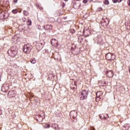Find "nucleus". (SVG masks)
<instances>
[{
	"label": "nucleus",
	"instance_id": "nucleus-32",
	"mask_svg": "<svg viewBox=\"0 0 130 130\" xmlns=\"http://www.w3.org/2000/svg\"><path fill=\"white\" fill-rule=\"evenodd\" d=\"M65 1V2H68V1H69V0H64Z\"/></svg>",
	"mask_w": 130,
	"mask_h": 130
},
{
	"label": "nucleus",
	"instance_id": "nucleus-9",
	"mask_svg": "<svg viewBox=\"0 0 130 130\" xmlns=\"http://www.w3.org/2000/svg\"><path fill=\"white\" fill-rule=\"evenodd\" d=\"M44 28L45 30H51L52 29V26L48 24L46 26H44Z\"/></svg>",
	"mask_w": 130,
	"mask_h": 130
},
{
	"label": "nucleus",
	"instance_id": "nucleus-23",
	"mask_svg": "<svg viewBox=\"0 0 130 130\" xmlns=\"http://www.w3.org/2000/svg\"><path fill=\"white\" fill-rule=\"evenodd\" d=\"M112 2L114 4H116L118 2V0H112Z\"/></svg>",
	"mask_w": 130,
	"mask_h": 130
},
{
	"label": "nucleus",
	"instance_id": "nucleus-20",
	"mask_svg": "<svg viewBox=\"0 0 130 130\" xmlns=\"http://www.w3.org/2000/svg\"><path fill=\"white\" fill-rule=\"evenodd\" d=\"M104 5H109V1L108 0H105L104 2Z\"/></svg>",
	"mask_w": 130,
	"mask_h": 130
},
{
	"label": "nucleus",
	"instance_id": "nucleus-24",
	"mask_svg": "<svg viewBox=\"0 0 130 130\" xmlns=\"http://www.w3.org/2000/svg\"><path fill=\"white\" fill-rule=\"evenodd\" d=\"M83 4H87V3H88V0H83Z\"/></svg>",
	"mask_w": 130,
	"mask_h": 130
},
{
	"label": "nucleus",
	"instance_id": "nucleus-13",
	"mask_svg": "<svg viewBox=\"0 0 130 130\" xmlns=\"http://www.w3.org/2000/svg\"><path fill=\"white\" fill-rule=\"evenodd\" d=\"M101 94H102V92L101 91H98L96 93V97L98 98H100V96H101Z\"/></svg>",
	"mask_w": 130,
	"mask_h": 130
},
{
	"label": "nucleus",
	"instance_id": "nucleus-1",
	"mask_svg": "<svg viewBox=\"0 0 130 130\" xmlns=\"http://www.w3.org/2000/svg\"><path fill=\"white\" fill-rule=\"evenodd\" d=\"M9 55L14 57L17 55L18 53V48L16 46L11 47L8 51Z\"/></svg>",
	"mask_w": 130,
	"mask_h": 130
},
{
	"label": "nucleus",
	"instance_id": "nucleus-12",
	"mask_svg": "<svg viewBox=\"0 0 130 130\" xmlns=\"http://www.w3.org/2000/svg\"><path fill=\"white\" fill-rule=\"evenodd\" d=\"M39 119H37V120L39 122H41V121H43V117L41 115L38 116Z\"/></svg>",
	"mask_w": 130,
	"mask_h": 130
},
{
	"label": "nucleus",
	"instance_id": "nucleus-33",
	"mask_svg": "<svg viewBox=\"0 0 130 130\" xmlns=\"http://www.w3.org/2000/svg\"><path fill=\"white\" fill-rule=\"evenodd\" d=\"M92 130H95V128H92Z\"/></svg>",
	"mask_w": 130,
	"mask_h": 130
},
{
	"label": "nucleus",
	"instance_id": "nucleus-7",
	"mask_svg": "<svg viewBox=\"0 0 130 130\" xmlns=\"http://www.w3.org/2000/svg\"><path fill=\"white\" fill-rule=\"evenodd\" d=\"M22 30H23V31H28V30H29V26H28L27 25L22 24Z\"/></svg>",
	"mask_w": 130,
	"mask_h": 130
},
{
	"label": "nucleus",
	"instance_id": "nucleus-31",
	"mask_svg": "<svg viewBox=\"0 0 130 130\" xmlns=\"http://www.w3.org/2000/svg\"><path fill=\"white\" fill-rule=\"evenodd\" d=\"M75 1H76L77 2H79V1H80L81 0H75Z\"/></svg>",
	"mask_w": 130,
	"mask_h": 130
},
{
	"label": "nucleus",
	"instance_id": "nucleus-18",
	"mask_svg": "<svg viewBox=\"0 0 130 130\" xmlns=\"http://www.w3.org/2000/svg\"><path fill=\"white\" fill-rule=\"evenodd\" d=\"M30 62L31 63H36V60H35V59H30Z\"/></svg>",
	"mask_w": 130,
	"mask_h": 130
},
{
	"label": "nucleus",
	"instance_id": "nucleus-6",
	"mask_svg": "<svg viewBox=\"0 0 130 130\" xmlns=\"http://www.w3.org/2000/svg\"><path fill=\"white\" fill-rule=\"evenodd\" d=\"M51 43L53 46H54V47H57V46H58V41H57L55 39H52Z\"/></svg>",
	"mask_w": 130,
	"mask_h": 130
},
{
	"label": "nucleus",
	"instance_id": "nucleus-8",
	"mask_svg": "<svg viewBox=\"0 0 130 130\" xmlns=\"http://www.w3.org/2000/svg\"><path fill=\"white\" fill-rule=\"evenodd\" d=\"M36 48L38 50L40 49H42V43H37L36 44Z\"/></svg>",
	"mask_w": 130,
	"mask_h": 130
},
{
	"label": "nucleus",
	"instance_id": "nucleus-34",
	"mask_svg": "<svg viewBox=\"0 0 130 130\" xmlns=\"http://www.w3.org/2000/svg\"><path fill=\"white\" fill-rule=\"evenodd\" d=\"M120 2H121V0H120Z\"/></svg>",
	"mask_w": 130,
	"mask_h": 130
},
{
	"label": "nucleus",
	"instance_id": "nucleus-15",
	"mask_svg": "<svg viewBox=\"0 0 130 130\" xmlns=\"http://www.w3.org/2000/svg\"><path fill=\"white\" fill-rule=\"evenodd\" d=\"M27 24L28 25V26H31L32 25V21H31V19L28 20V21L27 22Z\"/></svg>",
	"mask_w": 130,
	"mask_h": 130
},
{
	"label": "nucleus",
	"instance_id": "nucleus-30",
	"mask_svg": "<svg viewBox=\"0 0 130 130\" xmlns=\"http://www.w3.org/2000/svg\"><path fill=\"white\" fill-rule=\"evenodd\" d=\"M40 9V10H43V8H42V7H41Z\"/></svg>",
	"mask_w": 130,
	"mask_h": 130
},
{
	"label": "nucleus",
	"instance_id": "nucleus-16",
	"mask_svg": "<svg viewBox=\"0 0 130 130\" xmlns=\"http://www.w3.org/2000/svg\"><path fill=\"white\" fill-rule=\"evenodd\" d=\"M44 127H45V128H49V127H50V125L49 124H45L44 125Z\"/></svg>",
	"mask_w": 130,
	"mask_h": 130
},
{
	"label": "nucleus",
	"instance_id": "nucleus-3",
	"mask_svg": "<svg viewBox=\"0 0 130 130\" xmlns=\"http://www.w3.org/2000/svg\"><path fill=\"white\" fill-rule=\"evenodd\" d=\"M32 47L29 45H25L23 47V52L28 54L29 52H31Z\"/></svg>",
	"mask_w": 130,
	"mask_h": 130
},
{
	"label": "nucleus",
	"instance_id": "nucleus-21",
	"mask_svg": "<svg viewBox=\"0 0 130 130\" xmlns=\"http://www.w3.org/2000/svg\"><path fill=\"white\" fill-rule=\"evenodd\" d=\"M12 41H17V37L14 36V37H12Z\"/></svg>",
	"mask_w": 130,
	"mask_h": 130
},
{
	"label": "nucleus",
	"instance_id": "nucleus-17",
	"mask_svg": "<svg viewBox=\"0 0 130 130\" xmlns=\"http://www.w3.org/2000/svg\"><path fill=\"white\" fill-rule=\"evenodd\" d=\"M23 14L24 15V16H28V15H29V12H27V11H23Z\"/></svg>",
	"mask_w": 130,
	"mask_h": 130
},
{
	"label": "nucleus",
	"instance_id": "nucleus-22",
	"mask_svg": "<svg viewBox=\"0 0 130 130\" xmlns=\"http://www.w3.org/2000/svg\"><path fill=\"white\" fill-rule=\"evenodd\" d=\"M70 32H71V33H72L73 34H74V33H75L76 32V31H75V29H70Z\"/></svg>",
	"mask_w": 130,
	"mask_h": 130
},
{
	"label": "nucleus",
	"instance_id": "nucleus-14",
	"mask_svg": "<svg viewBox=\"0 0 130 130\" xmlns=\"http://www.w3.org/2000/svg\"><path fill=\"white\" fill-rule=\"evenodd\" d=\"M104 117V119H108V118H109V116H108V114H106L105 115H103Z\"/></svg>",
	"mask_w": 130,
	"mask_h": 130
},
{
	"label": "nucleus",
	"instance_id": "nucleus-29",
	"mask_svg": "<svg viewBox=\"0 0 130 130\" xmlns=\"http://www.w3.org/2000/svg\"><path fill=\"white\" fill-rule=\"evenodd\" d=\"M74 85H75V86H76V87H77V83H76V82H75V83H74Z\"/></svg>",
	"mask_w": 130,
	"mask_h": 130
},
{
	"label": "nucleus",
	"instance_id": "nucleus-4",
	"mask_svg": "<svg viewBox=\"0 0 130 130\" xmlns=\"http://www.w3.org/2000/svg\"><path fill=\"white\" fill-rule=\"evenodd\" d=\"M106 58L107 60H114L115 59V55L108 53L106 55Z\"/></svg>",
	"mask_w": 130,
	"mask_h": 130
},
{
	"label": "nucleus",
	"instance_id": "nucleus-19",
	"mask_svg": "<svg viewBox=\"0 0 130 130\" xmlns=\"http://www.w3.org/2000/svg\"><path fill=\"white\" fill-rule=\"evenodd\" d=\"M13 14H17V13H18V10L17 9H13L12 11Z\"/></svg>",
	"mask_w": 130,
	"mask_h": 130
},
{
	"label": "nucleus",
	"instance_id": "nucleus-27",
	"mask_svg": "<svg viewBox=\"0 0 130 130\" xmlns=\"http://www.w3.org/2000/svg\"><path fill=\"white\" fill-rule=\"evenodd\" d=\"M2 114H3V111L0 110V115H2Z\"/></svg>",
	"mask_w": 130,
	"mask_h": 130
},
{
	"label": "nucleus",
	"instance_id": "nucleus-2",
	"mask_svg": "<svg viewBox=\"0 0 130 130\" xmlns=\"http://www.w3.org/2000/svg\"><path fill=\"white\" fill-rule=\"evenodd\" d=\"M88 94L89 93H88V91L87 90H82L80 95V100H85V99H87Z\"/></svg>",
	"mask_w": 130,
	"mask_h": 130
},
{
	"label": "nucleus",
	"instance_id": "nucleus-10",
	"mask_svg": "<svg viewBox=\"0 0 130 130\" xmlns=\"http://www.w3.org/2000/svg\"><path fill=\"white\" fill-rule=\"evenodd\" d=\"M107 75L109 78H112V77H113V73H112V71H108L107 73Z\"/></svg>",
	"mask_w": 130,
	"mask_h": 130
},
{
	"label": "nucleus",
	"instance_id": "nucleus-26",
	"mask_svg": "<svg viewBox=\"0 0 130 130\" xmlns=\"http://www.w3.org/2000/svg\"><path fill=\"white\" fill-rule=\"evenodd\" d=\"M99 117L101 118V119H104V117L101 115H99Z\"/></svg>",
	"mask_w": 130,
	"mask_h": 130
},
{
	"label": "nucleus",
	"instance_id": "nucleus-11",
	"mask_svg": "<svg viewBox=\"0 0 130 130\" xmlns=\"http://www.w3.org/2000/svg\"><path fill=\"white\" fill-rule=\"evenodd\" d=\"M14 94H15V91H14V90H11L8 93V95L11 97H12H12H14Z\"/></svg>",
	"mask_w": 130,
	"mask_h": 130
},
{
	"label": "nucleus",
	"instance_id": "nucleus-28",
	"mask_svg": "<svg viewBox=\"0 0 130 130\" xmlns=\"http://www.w3.org/2000/svg\"><path fill=\"white\" fill-rule=\"evenodd\" d=\"M17 2H18L17 0H14V4H17Z\"/></svg>",
	"mask_w": 130,
	"mask_h": 130
},
{
	"label": "nucleus",
	"instance_id": "nucleus-5",
	"mask_svg": "<svg viewBox=\"0 0 130 130\" xmlns=\"http://www.w3.org/2000/svg\"><path fill=\"white\" fill-rule=\"evenodd\" d=\"M71 118L74 119H77V116H78V112L76 110L72 111L70 113Z\"/></svg>",
	"mask_w": 130,
	"mask_h": 130
},
{
	"label": "nucleus",
	"instance_id": "nucleus-25",
	"mask_svg": "<svg viewBox=\"0 0 130 130\" xmlns=\"http://www.w3.org/2000/svg\"><path fill=\"white\" fill-rule=\"evenodd\" d=\"M102 10H103V9L102 8H101V7L99 8L98 9V11H102Z\"/></svg>",
	"mask_w": 130,
	"mask_h": 130
}]
</instances>
